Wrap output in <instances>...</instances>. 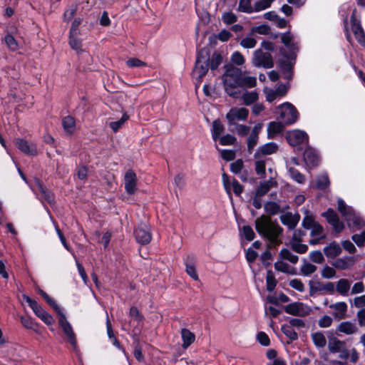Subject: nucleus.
<instances>
[{
	"label": "nucleus",
	"mask_w": 365,
	"mask_h": 365,
	"mask_svg": "<svg viewBox=\"0 0 365 365\" xmlns=\"http://www.w3.org/2000/svg\"><path fill=\"white\" fill-rule=\"evenodd\" d=\"M287 140L293 146L307 143L308 140L307 134L301 130H293L287 133Z\"/></svg>",
	"instance_id": "13"
},
{
	"label": "nucleus",
	"mask_w": 365,
	"mask_h": 365,
	"mask_svg": "<svg viewBox=\"0 0 365 365\" xmlns=\"http://www.w3.org/2000/svg\"><path fill=\"white\" fill-rule=\"evenodd\" d=\"M351 283L346 279H341L337 282L336 289L341 295H347Z\"/></svg>",
	"instance_id": "36"
},
{
	"label": "nucleus",
	"mask_w": 365,
	"mask_h": 365,
	"mask_svg": "<svg viewBox=\"0 0 365 365\" xmlns=\"http://www.w3.org/2000/svg\"><path fill=\"white\" fill-rule=\"evenodd\" d=\"M225 128L223 124L219 120H215L212 123L211 133L214 141L218 140L220 135L224 132Z\"/></svg>",
	"instance_id": "30"
},
{
	"label": "nucleus",
	"mask_w": 365,
	"mask_h": 365,
	"mask_svg": "<svg viewBox=\"0 0 365 365\" xmlns=\"http://www.w3.org/2000/svg\"><path fill=\"white\" fill-rule=\"evenodd\" d=\"M4 41L11 51H16L19 48L16 40L11 35H6L4 38Z\"/></svg>",
	"instance_id": "57"
},
{
	"label": "nucleus",
	"mask_w": 365,
	"mask_h": 365,
	"mask_svg": "<svg viewBox=\"0 0 365 365\" xmlns=\"http://www.w3.org/2000/svg\"><path fill=\"white\" fill-rule=\"evenodd\" d=\"M283 225L287 226L289 229H294L299 220L298 215H292L291 212H286L280 217Z\"/></svg>",
	"instance_id": "20"
},
{
	"label": "nucleus",
	"mask_w": 365,
	"mask_h": 365,
	"mask_svg": "<svg viewBox=\"0 0 365 365\" xmlns=\"http://www.w3.org/2000/svg\"><path fill=\"white\" fill-rule=\"evenodd\" d=\"M237 11L240 12L251 14L255 12L251 0H240Z\"/></svg>",
	"instance_id": "39"
},
{
	"label": "nucleus",
	"mask_w": 365,
	"mask_h": 365,
	"mask_svg": "<svg viewBox=\"0 0 365 365\" xmlns=\"http://www.w3.org/2000/svg\"><path fill=\"white\" fill-rule=\"evenodd\" d=\"M309 230H311V236L316 237L315 239H312L309 241L310 245H317L321 239L324 237L323 227L319 223L317 222L314 226L309 227Z\"/></svg>",
	"instance_id": "23"
},
{
	"label": "nucleus",
	"mask_w": 365,
	"mask_h": 365,
	"mask_svg": "<svg viewBox=\"0 0 365 365\" xmlns=\"http://www.w3.org/2000/svg\"><path fill=\"white\" fill-rule=\"evenodd\" d=\"M284 311L292 315L305 317L309 314L312 309L309 306L302 302H294L286 305Z\"/></svg>",
	"instance_id": "12"
},
{
	"label": "nucleus",
	"mask_w": 365,
	"mask_h": 365,
	"mask_svg": "<svg viewBox=\"0 0 365 365\" xmlns=\"http://www.w3.org/2000/svg\"><path fill=\"white\" fill-rule=\"evenodd\" d=\"M23 298L38 318H41V316L46 312L41 305H39L36 301L31 299L29 296L24 294L23 295Z\"/></svg>",
	"instance_id": "28"
},
{
	"label": "nucleus",
	"mask_w": 365,
	"mask_h": 365,
	"mask_svg": "<svg viewBox=\"0 0 365 365\" xmlns=\"http://www.w3.org/2000/svg\"><path fill=\"white\" fill-rule=\"evenodd\" d=\"M328 349L332 354L338 353L339 357L342 359H346L349 356V351L346 348L345 342L336 337L329 338Z\"/></svg>",
	"instance_id": "10"
},
{
	"label": "nucleus",
	"mask_w": 365,
	"mask_h": 365,
	"mask_svg": "<svg viewBox=\"0 0 365 365\" xmlns=\"http://www.w3.org/2000/svg\"><path fill=\"white\" fill-rule=\"evenodd\" d=\"M264 210L269 215H275L279 211V206L275 202H269L264 205Z\"/></svg>",
	"instance_id": "59"
},
{
	"label": "nucleus",
	"mask_w": 365,
	"mask_h": 365,
	"mask_svg": "<svg viewBox=\"0 0 365 365\" xmlns=\"http://www.w3.org/2000/svg\"><path fill=\"white\" fill-rule=\"evenodd\" d=\"M289 284L292 288L297 290L298 292H303L305 290L304 284L299 279H292Z\"/></svg>",
	"instance_id": "62"
},
{
	"label": "nucleus",
	"mask_w": 365,
	"mask_h": 365,
	"mask_svg": "<svg viewBox=\"0 0 365 365\" xmlns=\"http://www.w3.org/2000/svg\"><path fill=\"white\" fill-rule=\"evenodd\" d=\"M352 240L358 246L364 245L365 243V232L354 235L352 236Z\"/></svg>",
	"instance_id": "64"
},
{
	"label": "nucleus",
	"mask_w": 365,
	"mask_h": 365,
	"mask_svg": "<svg viewBox=\"0 0 365 365\" xmlns=\"http://www.w3.org/2000/svg\"><path fill=\"white\" fill-rule=\"evenodd\" d=\"M218 140L222 145H232L237 141L236 138L230 134L220 136Z\"/></svg>",
	"instance_id": "54"
},
{
	"label": "nucleus",
	"mask_w": 365,
	"mask_h": 365,
	"mask_svg": "<svg viewBox=\"0 0 365 365\" xmlns=\"http://www.w3.org/2000/svg\"><path fill=\"white\" fill-rule=\"evenodd\" d=\"M252 61L253 65L256 67L270 68L274 65L270 53L268 52H263L261 49H257L254 52Z\"/></svg>",
	"instance_id": "11"
},
{
	"label": "nucleus",
	"mask_w": 365,
	"mask_h": 365,
	"mask_svg": "<svg viewBox=\"0 0 365 365\" xmlns=\"http://www.w3.org/2000/svg\"><path fill=\"white\" fill-rule=\"evenodd\" d=\"M262 128V123H257L253 127L251 133L250 134L247 140V148L249 152H252L255 146L257 145L258 141V135Z\"/></svg>",
	"instance_id": "19"
},
{
	"label": "nucleus",
	"mask_w": 365,
	"mask_h": 365,
	"mask_svg": "<svg viewBox=\"0 0 365 365\" xmlns=\"http://www.w3.org/2000/svg\"><path fill=\"white\" fill-rule=\"evenodd\" d=\"M135 236L138 243L146 245L151 240V234L149 227L145 225L140 226L135 230Z\"/></svg>",
	"instance_id": "17"
},
{
	"label": "nucleus",
	"mask_w": 365,
	"mask_h": 365,
	"mask_svg": "<svg viewBox=\"0 0 365 365\" xmlns=\"http://www.w3.org/2000/svg\"><path fill=\"white\" fill-rule=\"evenodd\" d=\"M312 339L317 347L324 348L326 346L327 339L322 332H316L312 334Z\"/></svg>",
	"instance_id": "42"
},
{
	"label": "nucleus",
	"mask_w": 365,
	"mask_h": 365,
	"mask_svg": "<svg viewBox=\"0 0 365 365\" xmlns=\"http://www.w3.org/2000/svg\"><path fill=\"white\" fill-rule=\"evenodd\" d=\"M323 216L333 227V229L336 232L339 233L343 230L344 227V223L339 220L338 215L334 210L329 209L326 212L323 214Z\"/></svg>",
	"instance_id": "15"
},
{
	"label": "nucleus",
	"mask_w": 365,
	"mask_h": 365,
	"mask_svg": "<svg viewBox=\"0 0 365 365\" xmlns=\"http://www.w3.org/2000/svg\"><path fill=\"white\" fill-rule=\"evenodd\" d=\"M125 189L128 194L133 195L137 190V178L132 170H128L124 177Z\"/></svg>",
	"instance_id": "16"
},
{
	"label": "nucleus",
	"mask_w": 365,
	"mask_h": 365,
	"mask_svg": "<svg viewBox=\"0 0 365 365\" xmlns=\"http://www.w3.org/2000/svg\"><path fill=\"white\" fill-rule=\"evenodd\" d=\"M69 44L76 51L81 50V41L78 38V35L70 34Z\"/></svg>",
	"instance_id": "60"
},
{
	"label": "nucleus",
	"mask_w": 365,
	"mask_h": 365,
	"mask_svg": "<svg viewBox=\"0 0 365 365\" xmlns=\"http://www.w3.org/2000/svg\"><path fill=\"white\" fill-rule=\"evenodd\" d=\"M222 21L225 25L229 26L237 21V16L231 11L225 12L222 15Z\"/></svg>",
	"instance_id": "51"
},
{
	"label": "nucleus",
	"mask_w": 365,
	"mask_h": 365,
	"mask_svg": "<svg viewBox=\"0 0 365 365\" xmlns=\"http://www.w3.org/2000/svg\"><path fill=\"white\" fill-rule=\"evenodd\" d=\"M346 38L351 42V32L353 33L355 36L356 41L361 43H364V33L360 24V22L356 19L354 16V12H353L351 17V26L349 27L346 24Z\"/></svg>",
	"instance_id": "8"
},
{
	"label": "nucleus",
	"mask_w": 365,
	"mask_h": 365,
	"mask_svg": "<svg viewBox=\"0 0 365 365\" xmlns=\"http://www.w3.org/2000/svg\"><path fill=\"white\" fill-rule=\"evenodd\" d=\"M62 125L66 133L72 134L76 130V122L73 117L66 116L62 120Z\"/></svg>",
	"instance_id": "33"
},
{
	"label": "nucleus",
	"mask_w": 365,
	"mask_h": 365,
	"mask_svg": "<svg viewBox=\"0 0 365 365\" xmlns=\"http://www.w3.org/2000/svg\"><path fill=\"white\" fill-rule=\"evenodd\" d=\"M277 110L279 118L284 125L294 123L299 117V113L296 108L289 102L279 105L277 108Z\"/></svg>",
	"instance_id": "6"
},
{
	"label": "nucleus",
	"mask_w": 365,
	"mask_h": 365,
	"mask_svg": "<svg viewBox=\"0 0 365 365\" xmlns=\"http://www.w3.org/2000/svg\"><path fill=\"white\" fill-rule=\"evenodd\" d=\"M302 241L291 240L289 244L292 249L299 254L305 253L307 251L308 247L305 244L301 243Z\"/></svg>",
	"instance_id": "46"
},
{
	"label": "nucleus",
	"mask_w": 365,
	"mask_h": 365,
	"mask_svg": "<svg viewBox=\"0 0 365 365\" xmlns=\"http://www.w3.org/2000/svg\"><path fill=\"white\" fill-rule=\"evenodd\" d=\"M277 148V145L274 143H266L257 150L255 156L259 155V154L264 155L273 154L276 153Z\"/></svg>",
	"instance_id": "32"
},
{
	"label": "nucleus",
	"mask_w": 365,
	"mask_h": 365,
	"mask_svg": "<svg viewBox=\"0 0 365 365\" xmlns=\"http://www.w3.org/2000/svg\"><path fill=\"white\" fill-rule=\"evenodd\" d=\"M269 161V158L257 159L255 162V171L258 175L265 177L266 165Z\"/></svg>",
	"instance_id": "41"
},
{
	"label": "nucleus",
	"mask_w": 365,
	"mask_h": 365,
	"mask_svg": "<svg viewBox=\"0 0 365 365\" xmlns=\"http://www.w3.org/2000/svg\"><path fill=\"white\" fill-rule=\"evenodd\" d=\"M284 124L281 122H270L267 127V133L269 138H272L274 135L281 133L284 129Z\"/></svg>",
	"instance_id": "29"
},
{
	"label": "nucleus",
	"mask_w": 365,
	"mask_h": 365,
	"mask_svg": "<svg viewBox=\"0 0 365 365\" xmlns=\"http://www.w3.org/2000/svg\"><path fill=\"white\" fill-rule=\"evenodd\" d=\"M329 180L327 173L320 175L317 180V187L319 189L324 190L329 185Z\"/></svg>",
	"instance_id": "49"
},
{
	"label": "nucleus",
	"mask_w": 365,
	"mask_h": 365,
	"mask_svg": "<svg viewBox=\"0 0 365 365\" xmlns=\"http://www.w3.org/2000/svg\"><path fill=\"white\" fill-rule=\"evenodd\" d=\"M208 53L206 50H201L198 52L195 66L193 69V77L197 81L200 79L207 73L208 68Z\"/></svg>",
	"instance_id": "7"
},
{
	"label": "nucleus",
	"mask_w": 365,
	"mask_h": 365,
	"mask_svg": "<svg viewBox=\"0 0 365 365\" xmlns=\"http://www.w3.org/2000/svg\"><path fill=\"white\" fill-rule=\"evenodd\" d=\"M341 247L336 242H331L324 248V252L328 258L334 259L341 253Z\"/></svg>",
	"instance_id": "24"
},
{
	"label": "nucleus",
	"mask_w": 365,
	"mask_h": 365,
	"mask_svg": "<svg viewBox=\"0 0 365 365\" xmlns=\"http://www.w3.org/2000/svg\"><path fill=\"white\" fill-rule=\"evenodd\" d=\"M255 227L258 233L269 241V247L281 243L279 236L282 232L280 226L271 221L269 217L262 215L255 220Z\"/></svg>",
	"instance_id": "2"
},
{
	"label": "nucleus",
	"mask_w": 365,
	"mask_h": 365,
	"mask_svg": "<svg viewBox=\"0 0 365 365\" xmlns=\"http://www.w3.org/2000/svg\"><path fill=\"white\" fill-rule=\"evenodd\" d=\"M225 69L222 81L225 91L230 97L240 98V88H253L256 86V78L247 75L246 72H242L240 68L227 64Z\"/></svg>",
	"instance_id": "1"
},
{
	"label": "nucleus",
	"mask_w": 365,
	"mask_h": 365,
	"mask_svg": "<svg viewBox=\"0 0 365 365\" xmlns=\"http://www.w3.org/2000/svg\"><path fill=\"white\" fill-rule=\"evenodd\" d=\"M185 271L186 273L194 280L197 281L199 279L198 275L196 272L195 266L192 259L187 258L185 262Z\"/></svg>",
	"instance_id": "37"
},
{
	"label": "nucleus",
	"mask_w": 365,
	"mask_h": 365,
	"mask_svg": "<svg viewBox=\"0 0 365 365\" xmlns=\"http://www.w3.org/2000/svg\"><path fill=\"white\" fill-rule=\"evenodd\" d=\"M329 307L334 309L335 312L333 314L335 317L339 319L344 318L347 310V304L343 302L332 304Z\"/></svg>",
	"instance_id": "26"
},
{
	"label": "nucleus",
	"mask_w": 365,
	"mask_h": 365,
	"mask_svg": "<svg viewBox=\"0 0 365 365\" xmlns=\"http://www.w3.org/2000/svg\"><path fill=\"white\" fill-rule=\"evenodd\" d=\"M222 56L218 53H214L211 58L208 57L209 67L212 69H216L222 63Z\"/></svg>",
	"instance_id": "45"
},
{
	"label": "nucleus",
	"mask_w": 365,
	"mask_h": 365,
	"mask_svg": "<svg viewBox=\"0 0 365 365\" xmlns=\"http://www.w3.org/2000/svg\"><path fill=\"white\" fill-rule=\"evenodd\" d=\"M78 6L73 4L70 6L64 12L63 18L66 21H70L76 15Z\"/></svg>",
	"instance_id": "56"
},
{
	"label": "nucleus",
	"mask_w": 365,
	"mask_h": 365,
	"mask_svg": "<svg viewBox=\"0 0 365 365\" xmlns=\"http://www.w3.org/2000/svg\"><path fill=\"white\" fill-rule=\"evenodd\" d=\"M267 289L268 291L272 292L276 287L277 281L274 278V274L272 271H268L266 276Z\"/></svg>",
	"instance_id": "52"
},
{
	"label": "nucleus",
	"mask_w": 365,
	"mask_h": 365,
	"mask_svg": "<svg viewBox=\"0 0 365 365\" xmlns=\"http://www.w3.org/2000/svg\"><path fill=\"white\" fill-rule=\"evenodd\" d=\"M282 42L284 43L286 49L288 50L289 53L287 54L284 50L281 52L288 63L285 65L284 68L289 72L291 70L292 61L295 59L296 52L297 51V43L294 41V37L289 32L284 33L281 36Z\"/></svg>",
	"instance_id": "5"
},
{
	"label": "nucleus",
	"mask_w": 365,
	"mask_h": 365,
	"mask_svg": "<svg viewBox=\"0 0 365 365\" xmlns=\"http://www.w3.org/2000/svg\"><path fill=\"white\" fill-rule=\"evenodd\" d=\"M289 173L290 177L296 182L300 184H304L305 182V177L302 175L299 171L294 168H290L289 169Z\"/></svg>",
	"instance_id": "48"
},
{
	"label": "nucleus",
	"mask_w": 365,
	"mask_h": 365,
	"mask_svg": "<svg viewBox=\"0 0 365 365\" xmlns=\"http://www.w3.org/2000/svg\"><path fill=\"white\" fill-rule=\"evenodd\" d=\"M274 267L277 270L280 271L284 273H293L294 268L288 264L287 262H284L283 259L280 258L279 260L275 262Z\"/></svg>",
	"instance_id": "44"
},
{
	"label": "nucleus",
	"mask_w": 365,
	"mask_h": 365,
	"mask_svg": "<svg viewBox=\"0 0 365 365\" xmlns=\"http://www.w3.org/2000/svg\"><path fill=\"white\" fill-rule=\"evenodd\" d=\"M181 336L183 341L182 346L185 349L192 344L195 339V334L187 329L181 330Z\"/></svg>",
	"instance_id": "34"
},
{
	"label": "nucleus",
	"mask_w": 365,
	"mask_h": 365,
	"mask_svg": "<svg viewBox=\"0 0 365 365\" xmlns=\"http://www.w3.org/2000/svg\"><path fill=\"white\" fill-rule=\"evenodd\" d=\"M338 210L346 221L348 227L353 231L364 226L365 223L359 215L352 207L347 206L342 199L338 200Z\"/></svg>",
	"instance_id": "4"
},
{
	"label": "nucleus",
	"mask_w": 365,
	"mask_h": 365,
	"mask_svg": "<svg viewBox=\"0 0 365 365\" xmlns=\"http://www.w3.org/2000/svg\"><path fill=\"white\" fill-rule=\"evenodd\" d=\"M276 185L277 182L273 180V176H272L269 180L263 182L259 185L256 190V196L259 197L263 196L271 187H275Z\"/></svg>",
	"instance_id": "22"
},
{
	"label": "nucleus",
	"mask_w": 365,
	"mask_h": 365,
	"mask_svg": "<svg viewBox=\"0 0 365 365\" xmlns=\"http://www.w3.org/2000/svg\"><path fill=\"white\" fill-rule=\"evenodd\" d=\"M316 269L317 267L309 262L304 263L301 267L302 273L305 276L312 274Z\"/></svg>",
	"instance_id": "61"
},
{
	"label": "nucleus",
	"mask_w": 365,
	"mask_h": 365,
	"mask_svg": "<svg viewBox=\"0 0 365 365\" xmlns=\"http://www.w3.org/2000/svg\"><path fill=\"white\" fill-rule=\"evenodd\" d=\"M335 269L329 266L324 267L322 271V276L326 279H331L335 276Z\"/></svg>",
	"instance_id": "63"
},
{
	"label": "nucleus",
	"mask_w": 365,
	"mask_h": 365,
	"mask_svg": "<svg viewBox=\"0 0 365 365\" xmlns=\"http://www.w3.org/2000/svg\"><path fill=\"white\" fill-rule=\"evenodd\" d=\"M257 39L255 38L254 34L250 32L245 37L240 40V45L247 49L253 48L257 45Z\"/></svg>",
	"instance_id": "31"
},
{
	"label": "nucleus",
	"mask_w": 365,
	"mask_h": 365,
	"mask_svg": "<svg viewBox=\"0 0 365 365\" xmlns=\"http://www.w3.org/2000/svg\"><path fill=\"white\" fill-rule=\"evenodd\" d=\"M230 61L237 66H242L245 62V58L240 51H236L231 54Z\"/></svg>",
	"instance_id": "50"
},
{
	"label": "nucleus",
	"mask_w": 365,
	"mask_h": 365,
	"mask_svg": "<svg viewBox=\"0 0 365 365\" xmlns=\"http://www.w3.org/2000/svg\"><path fill=\"white\" fill-rule=\"evenodd\" d=\"M129 115L126 113H123L118 120H113L109 123V127L114 133L118 132L128 120Z\"/></svg>",
	"instance_id": "35"
},
{
	"label": "nucleus",
	"mask_w": 365,
	"mask_h": 365,
	"mask_svg": "<svg viewBox=\"0 0 365 365\" xmlns=\"http://www.w3.org/2000/svg\"><path fill=\"white\" fill-rule=\"evenodd\" d=\"M240 235L248 241H251L255 238V232L252 228L249 225H244L240 229Z\"/></svg>",
	"instance_id": "47"
},
{
	"label": "nucleus",
	"mask_w": 365,
	"mask_h": 365,
	"mask_svg": "<svg viewBox=\"0 0 365 365\" xmlns=\"http://www.w3.org/2000/svg\"><path fill=\"white\" fill-rule=\"evenodd\" d=\"M232 126L235 128L237 134L241 137L247 135L250 130L249 126L243 124L237 123Z\"/></svg>",
	"instance_id": "55"
},
{
	"label": "nucleus",
	"mask_w": 365,
	"mask_h": 365,
	"mask_svg": "<svg viewBox=\"0 0 365 365\" xmlns=\"http://www.w3.org/2000/svg\"><path fill=\"white\" fill-rule=\"evenodd\" d=\"M15 144L21 152L28 155L34 156L38 154L37 146L33 142H29L23 138H16Z\"/></svg>",
	"instance_id": "14"
},
{
	"label": "nucleus",
	"mask_w": 365,
	"mask_h": 365,
	"mask_svg": "<svg viewBox=\"0 0 365 365\" xmlns=\"http://www.w3.org/2000/svg\"><path fill=\"white\" fill-rule=\"evenodd\" d=\"M304 160L308 168L317 166L319 162V158L317 151L310 147H308L304 150Z\"/></svg>",
	"instance_id": "18"
},
{
	"label": "nucleus",
	"mask_w": 365,
	"mask_h": 365,
	"mask_svg": "<svg viewBox=\"0 0 365 365\" xmlns=\"http://www.w3.org/2000/svg\"><path fill=\"white\" fill-rule=\"evenodd\" d=\"M282 331L290 340L294 341L297 339V334L291 327L284 325L282 327Z\"/></svg>",
	"instance_id": "58"
},
{
	"label": "nucleus",
	"mask_w": 365,
	"mask_h": 365,
	"mask_svg": "<svg viewBox=\"0 0 365 365\" xmlns=\"http://www.w3.org/2000/svg\"><path fill=\"white\" fill-rule=\"evenodd\" d=\"M274 0H260L255 3V12H259L268 9Z\"/></svg>",
	"instance_id": "53"
},
{
	"label": "nucleus",
	"mask_w": 365,
	"mask_h": 365,
	"mask_svg": "<svg viewBox=\"0 0 365 365\" xmlns=\"http://www.w3.org/2000/svg\"><path fill=\"white\" fill-rule=\"evenodd\" d=\"M304 212V219L302 221V225L305 229H309L317 223L314 220V217L309 212L307 209H303Z\"/></svg>",
	"instance_id": "40"
},
{
	"label": "nucleus",
	"mask_w": 365,
	"mask_h": 365,
	"mask_svg": "<svg viewBox=\"0 0 365 365\" xmlns=\"http://www.w3.org/2000/svg\"><path fill=\"white\" fill-rule=\"evenodd\" d=\"M354 264V258L352 257H344L336 259L334 266L339 269H347L352 267Z\"/></svg>",
	"instance_id": "25"
},
{
	"label": "nucleus",
	"mask_w": 365,
	"mask_h": 365,
	"mask_svg": "<svg viewBox=\"0 0 365 365\" xmlns=\"http://www.w3.org/2000/svg\"><path fill=\"white\" fill-rule=\"evenodd\" d=\"M336 331L347 335H351L356 333L358 328L354 323L343 322L338 325Z\"/></svg>",
	"instance_id": "21"
},
{
	"label": "nucleus",
	"mask_w": 365,
	"mask_h": 365,
	"mask_svg": "<svg viewBox=\"0 0 365 365\" xmlns=\"http://www.w3.org/2000/svg\"><path fill=\"white\" fill-rule=\"evenodd\" d=\"M243 103L246 106H250L255 103L258 98V93L255 91H246L242 95L240 94Z\"/></svg>",
	"instance_id": "38"
},
{
	"label": "nucleus",
	"mask_w": 365,
	"mask_h": 365,
	"mask_svg": "<svg viewBox=\"0 0 365 365\" xmlns=\"http://www.w3.org/2000/svg\"><path fill=\"white\" fill-rule=\"evenodd\" d=\"M280 258L283 260H288L292 264L298 262L299 257L293 255L288 249H282L279 252Z\"/></svg>",
	"instance_id": "43"
},
{
	"label": "nucleus",
	"mask_w": 365,
	"mask_h": 365,
	"mask_svg": "<svg viewBox=\"0 0 365 365\" xmlns=\"http://www.w3.org/2000/svg\"><path fill=\"white\" fill-rule=\"evenodd\" d=\"M40 294L43 297L46 302L53 307V309L59 315L58 324L61 328L68 341L71 344L74 351L77 349V341L76 334L73 331L71 324L67 321L66 316L62 312L61 307L52 299L45 292L39 290Z\"/></svg>",
	"instance_id": "3"
},
{
	"label": "nucleus",
	"mask_w": 365,
	"mask_h": 365,
	"mask_svg": "<svg viewBox=\"0 0 365 365\" xmlns=\"http://www.w3.org/2000/svg\"><path fill=\"white\" fill-rule=\"evenodd\" d=\"M249 115L248 109L243 107L232 108L226 114V119L230 127L238 123L239 121H245Z\"/></svg>",
	"instance_id": "9"
},
{
	"label": "nucleus",
	"mask_w": 365,
	"mask_h": 365,
	"mask_svg": "<svg viewBox=\"0 0 365 365\" xmlns=\"http://www.w3.org/2000/svg\"><path fill=\"white\" fill-rule=\"evenodd\" d=\"M286 91L287 90L285 87H283V88H281V87H279L276 91L266 88L264 90V93L266 94V100L269 102H272L277 98L283 96L285 94Z\"/></svg>",
	"instance_id": "27"
}]
</instances>
